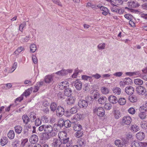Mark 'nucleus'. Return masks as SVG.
<instances>
[{"mask_svg":"<svg viewBox=\"0 0 147 147\" xmlns=\"http://www.w3.org/2000/svg\"><path fill=\"white\" fill-rule=\"evenodd\" d=\"M69 84L67 81H64L59 83L58 85L59 88L61 90H63L69 88Z\"/></svg>","mask_w":147,"mask_h":147,"instance_id":"obj_4","label":"nucleus"},{"mask_svg":"<svg viewBox=\"0 0 147 147\" xmlns=\"http://www.w3.org/2000/svg\"><path fill=\"white\" fill-rule=\"evenodd\" d=\"M63 120L62 119H60V120L59 121L58 123L57 124V125L60 127H62L64 126L63 125Z\"/></svg>","mask_w":147,"mask_h":147,"instance_id":"obj_58","label":"nucleus"},{"mask_svg":"<svg viewBox=\"0 0 147 147\" xmlns=\"http://www.w3.org/2000/svg\"><path fill=\"white\" fill-rule=\"evenodd\" d=\"M7 136L10 139H13L15 136V134L13 131L10 130L7 134Z\"/></svg>","mask_w":147,"mask_h":147,"instance_id":"obj_35","label":"nucleus"},{"mask_svg":"<svg viewBox=\"0 0 147 147\" xmlns=\"http://www.w3.org/2000/svg\"><path fill=\"white\" fill-rule=\"evenodd\" d=\"M78 143L80 146H84L86 144L85 140L83 139H79L78 141Z\"/></svg>","mask_w":147,"mask_h":147,"instance_id":"obj_49","label":"nucleus"},{"mask_svg":"<svg viewBox=\"0 0 147 147\" xmlns=\"http://www.w3.org/2000/svg\"><path fill=\"white\" fill-rule=\"evenodd\" d=\"M144 143L137 140H132L131 142V147H143Z\"/></svg>","mask_w":147,"mask_h":147,"instance_id":"obj_3","label":"nucleus"},{"mask_svg":"<svg viewBox=\"0 0 147 147\" xmlns=\"http://www.w3.org/2000/svg\"><path fill=\"white\" fill-rule=\"evenodd\" d=\"M22 119L24 123L26 124H27L30 121L29 117L27 115H23L22 116Z\"/></svg>","mask_w":147,"mask_h":147,"instance_id":"obj_34","label":"nucleus"},{"mask_svg":"<svg viewBox=\"0 0 147 147\" xmlns=\"http://www.w3.org/2000/svg\"><path fill=\"white\" fill-rule=\"evenodd\" d=\"M132 80L129 78H125L123 81L120 82V86L124 87L125 85H128L132 83Z\"/></svg>","mask_w":147,"mask_h":147,"instance_id":"obj_2","label":"nucleus"},{"mask_svg":"<svg viewBox=\"0 0 147 147\" xmlns=\"http://www.w3.org/2000/svg\"><path fill=\"white\" fill-rule=\"evenodd\" d=\"M14 129L15 132L16 133L19 134L22 131V128L21 126L18 125L15 126Z\"/></svg>","mask_w":147,"mask_h":147,"instance_id":"obj_29","label":"nucleus"},{"mask_svg":"<svg viewBox=\"0 0 147 147\" xmlns=\"http://www.w3.org/2000/svg\"><path fill=\"white\" fill-rule=\"evenodd\" d=\"M129 101L132 102H134L137 101V98L135 96H130L129 97Z\"/></svg>","mask_w":147,"mask_h":147,"instance_id":"obj_44","label":"nucleus"},{"mask_svg":"<svg viewBox=\"0 0 147 147\" xmlns=\"http://www.w3.org/2000/svg\"><path fill=\"white\" fill-rule=\"evenodd\" d=\"M62 144L60 140L55 138L53 140L52 145L54 147H60Z\"/></svg>","mask_w":147,"mask_h":147,"instance_id":"obj_7","label":"nucleus"},{"mask_svg":"<svg viewBox=\"0 0 147 147\" xmlns=\"http://www.w3.org/2000/svg\"><path fill=\"white\" fill-rule=\"evenodd\" d=\"M136 91L139 94L143 95L146 91L145 89L143 87L139 86L136 88Z\"/></svg>","mask_w":147,"mask_h":147,"instance_id":"obj_13","label":"nucleus"},{"mask_svg":"<svg viewBox=\"0 0 147 147\" xmlns=\"http://www.w3.org/2000/svg\"><path fill=\"white\" fill-rule=\"evenodd\" d=\"M73 128L74 129L77 131L81 130L82 129L81 125L78 124H75Z\"/></svg>","mask_w":147,"mask_h":147,"instance_id":"obj_39","label":"nucleus"},{"mask_svg":"<svg viewBox=\"0 0 147 147\" xmlns=\"http://www.w3.org/2000/svg\"><path fill=\"white\" fill-rule=\"evenodd\" d=\"M28 139L27 138L24 139L22 141V144L23 146H26V145L27 146L28 145Z\"/></svg>","mask_w":147,"mask_h":147,"instance_id":"obj_64","label":"nucleus"},{"mask_svg":"<svg viewBox=\"0 0 147 147\" xmlns=\"http://www.w3.org/2000/svg\"><path fill=\"white\" fill-rule=\"evenodd\" d=\"M130 130L132 131L137 132L139 130V126L136 125H132L130 127Z\"/></svg>","mask_w":147,"mask_h":147,"instance_id":"obj_36","label":"nucleus"},{"mask_svg":"<svg viewBox=\"0 0 147 147\" xmlns=\"http://www.w3.org/2000/svg\"><path fill=\"white\" fill-rule=\"evenodd\" d=\"M105 44L104 43H100L98 46V47L100 50H102L105 49Z\"/></svg>","mask_w":147,"mask_h":147,"instance_id":"obj_53","label":"nucleus"},{"mask_svg":"<svg viewBox=\"0 0 147 147\" xmlns=\"http://www.w3.org/2000/svg\"><path fill=\"white\" fill-rule=\"evenodd\" d=\"M113 92L115 94L119 95L121 92V89L118 87H115L112 89Z\"/></svg>","mask_w":147,"mask_h":147,"instance_id":"obj_22","label":"nucleus"},{"mask_svg":"<svg viewBox=\"0 0 147 147\" xmlns=\"http://www.w3.org/2000/svg\"><path fill=\"white\" fill-rule=\"evenodd\" d=\"M57 96L59 98L63 99L65 98V97L64 94L63 93L61 92H59L57 94Z\"/></svg>","mask_w":147,"mask_h":147,"instance_id":"obj_61","label":"nucleus"},{"mask_svg":"<svg viewBox=\"0 0 147 147\" xmlns=\"http://www.w3.org/2000/svg\"><path fill=\"white\" fill-rule=\"evenodd\" d=\"M139 116L140 119H144L146 118V114L145 113L141 112L139 113Z\"/></svg>","mask_w":147,"mask_h":147,"instance_id":"obj_55","label":"nucleus"},{"mask_svg":"<svg viewBox=\"0 0 147 147\" xmlns=\"http://www.w3.org/2000/svg\"><path fill=\"white\" fill-rule=\"evenodd\" d=\"M78 105L80 107L85 109L88 106V103L87 101L83 100H80L78 102Z\"/></svg>","mask_w":147,"mask_h":147,"instance_id":"obj_12","label":"nucleus"},{"mask_svg":"<svg viewBox=\"0 0 147 147\" xmlns=\"http://www.w3.org/2000/svg\"><path fill=\"white\" fill-rule=\"evenodd\" d=\"M118 102L119 105H124L126 103V100L124 98H120L119 99Z\"/></svg>","mask_w":147,"mask_h":147,"instance_id":"obj_41","label":"nucleus"},{"mask_svg":"<svg viewBox=\"0 0 147 147\" xmlns=\"http://www.w3.org/2000/svg\"><path fill=\"white\" fill-rule=\"evenodd\" d=\"M82 79L85 80H88L90 81L92 78L91 76H89L86 75H83L82 76Z\"/></svg>","mask_w":147,"mask_h":147,"instance_id":"obj_50","label":"nucleus"},{"mask_svg":"<svg viewBox=\"0 0 147 147\" xmlns=\"http://www.w3.org/2000/svg\"><path fill=\"white\" fill-rule=\"evenodd\" d=\"M17 67V63L14 62L12 67L11 70H12L11 71H10V73H12L16 69Z\"/></svg>","mask_w":147,"mask_h":147,"instance_id":"obj_63","label":"nucleus"},{"mask_svg":"<svg viewBox=\"0 0 147 147\" xmlns=\"http://www.w3.org/2000/svg\"><path fill=\"white\" fill-rule=\"evenodd\" d=\"M134 83L136 85H141L142 84L143 82V81L140 79H136L134 80Z\"/></svg>","mask_w":147,"mask_h":147,"instance_id":"obj_47","label":"nucleus"},{"mask_svg":"<svg viewBox=\"0 0 147 147\" xmlns=\"http://www.w3.org/2000/svg\"><path fill=\"white\" fill-rule=\"evenodd\" d=\"M38 140V137L36 135H33L30 138V141L32 144L36 143Z\"/></svg>","mask_w":147,"mask_h":147,"instance_id":"obj_16","label":"nucleus"},{"mask_svg":"<svg viewBox=\"0 0 147 147\" xmlns=\"http://www.w3.org/2000/svg\"><path fill=\"white\" fill-rule=\"evenodd\" d=\"M64 108L61 106L58 107L57 109L56 110L57 115L59 116H61L64 113Z\"/></svg>","mask_w":147,"mask_h":147,"instance_id":"obj_9","label":"nucleus"},{"mask_svg":"<svg viewBox=\"0 0 147 147\" xmlns=\"http://www.w3.org/2000/svg\"><path fill=\"white\" fill-rule=\"evenodd\" d=\"M42 136L43 139H44L45 140H48L52 137L51 136L48 134V133L46 132L43 133Z\"/></svg>","mask_w":147,"mask_h":147,"instance_id":"obj_43","label":"nucleus"},{"mask_svg":"<svg viewBox=\"0 0 147 147\" xmlns=\"http://www.w3.org/2000/svg\"><path fill=\"white\" fill-rule=\"evenodd\" d=\"M107 98L105 96H102L100 97L98 99L99 103L102 105L105 103L106 101Z\"/></svg>","mask_w":147,"mask_h":147,"instance_id":"obj_33","label":"nucleus"},{"mask_svg":"<svg viewBox=\"0 0 147 147\" xmlns=\"http://www.w3.org/2000/svg\"><path fill=\"white\" fill-rule=\"evenodd\" d=\"M108 100L110 102L113 104H115L118 101L117 98L114 95L109 96L108 98Z\"/></svg>","mask_w":147,"mask_h":147,"instance_id":"obj_15","label":"nucleus"},{"mask_svg":"<svg viewBox=\"0 0 147 147\" xmlns=\"http://www.w3.org/2000/svg\"><path fill=\"white\" fill-rule=\"evenodd\" d=\"M101 92L103 94H107L109 93V90L108 88L102 86L100 88Z\"/></svg>","mask_w":147,"mask_h":147,"instance_id":"obj_20","label":"nucleus"},{"mask_svg":"<svg viewBox=\"0 0 147 147\" xmlns=\"http://www.w3.org/2000/svg\"><path fill=\"white\" fill-rule=\"evenodd\" d=\"M114 112V115L115 118L118 119L121 117V115L120 113V112L119 111L117 110H115Z\"/></svg>","mask_w":147,"mask_h":147,"instance_id":"obj_45","label":"nucleus"},{"mask_svg":"<svg viewBox=\"0 0 147 147\" xmlns=\"http://www.w3.org/2000/svg\"><path fill=\"white\" fill-rule=\"evenodd\" d=\"M136 136L137 139L140 140H142L145 138V135L144 132H140L136 134Z\"/></svg>","mask_w":147,"mask_h":147,"instance_id":"obj_17","label":"nucleus"},{"mask_svg":"<svg viewBox=\"0 0 147 147\" xmlns=\"http://www.w3.org/2000/svg\"><path fill=\"white\" fill-rule=\"evenodd\" d=\"M57 104L55 102L52 103L50 106V109L51 111L53 112L55 111H56V108H57Z\"/></svg>","mask_w":147,"mask_h":147,"instance_id":"obj_31","label":"nucleus"},{"mask_svg":"<svg viewBox=\"0 0 147 147\" xmlns=\"http://www.w3.org/2000/svg\"><path fill=\"white\" fill-rule=\"evenodd\" d=\"M112 2L115 4V6L120 5L123 4V1L121 0H113Z\"/></svg>","mask_w":147,"mask_h":147,"instance_id":"obj_46","label":"nucleus"},{"mask_svg":"<svg viewBox=\"0 0 147 147\" xmlns=\"http://www.w3.org/2000/svg\"><path fill=\"white\" fill-rule=\"evenodd\" d=\"M100 9L102 11V14L105 16L107 15L109 12L108 9L107 8L103 6L100 7Z\"/></svg>","mask_w":147,"mask_h":147,"instance_id":"obj_28","label":"nucleus"},{"mask_svg":"<svg viewBox=\"0 0 147 147\" xmlns=\"http://www.w3.org/2000/svg\"><path fill=\"white\" fill-rule=\"evenodd\" d=\"M8 142L7 138L5 137H3L1 138L0 141L1 145L3 146L6 144Z\"/></svg>","mask_w":147,"mask_h":147,"instance_id":"obj_19","label":"nucleus"},{"mask_svg":"<svg viewBox=\"0 0 147 147\" xmlns=\"http://www.w3.org/2000/svg\"><path fill=\"white\" fill-rule=\"evenodd\" d=\"M72 91L70 88L65 89L64 91V94L65 96H70L71 95Z\"/></svg>","mask_w":147,"mask_h":147,"instance_id":"obj_27","label":"nucleus"},{"mask_svg":"<svg viewBox=\"0 0 147 147\" xmlns=\"http://www.w3.org/2000/svg\"><path fill=\"white\" fill-rule=\"evenodd\" d=\"M125 90L127 94L131 95L134 93V88L131 86L127 87L125 88Z\"/></svg>","mask_w":147,"mask_h":147,"instance_id":"obj_18","label":"nucleus"},{"mask_svg":"<svg viewBox=\"0 0 147 147\" xmlns=\"http://www.w3.org/2000/svg\"><path fill=\"white\" fill-rule=\"evenodd\" d=\"M82 115L81 114L77 113L74 115L71 118V119L73 120L77 121L80 120L82 118Z\"/></svg>","mask_w":147,"mask_h":147,"instance_id":"obj_30","label":"nucleus"},{"mask_svg":"<svg viewBox=\"0 0 147 147\" xmlns=\"http://www.w3.org/2000/svg\"><path fill=\"white\" fill-rule=\"evenodd\" d=\"M132 120L131 117L129 116H124L122 119V122L127 125H129L131 123Z\"/></svg>","mask_w":147,"mask_h":147,"instance_id":"obj_6","label":"nucleus"},{"mask_svg":"<svg viewBox=\"0 0 147 147\" xmlns=\"http://www.w3.org/2000/svg\"><path fill=\"white\" fill-rule=\"evenodd\" d=\"M127 5L129 8H135L139 7L140 5L137 2L133 1H128Z\"/></svg>","mask_w":147,"mask_h":147,"instance_id":"obj_8","label":"nucleus"},{"mask_svg":"<svg viewBox=\"0 0 147 147\" xmlns=\"http://www.w3.org/2000/svg\"><path fill=\"white\" fill-rule=\"evenodd\" d=\"M32 87H31L25 91L24 92L23 94L26 97L29 96L30 94L32 92Z\"/></svg>","mask_w":147,"mask_h":147,"instance_id":"obj_37","label":"nucleus"},{"mask_svg":"<svg viewBox=\"0 0 147 147\" xmlns=\"http://www.w3.org/2000/svg\"><path fill=\"white\" fill-rule=\"evenodd\" d=\"M57 132L58 131L57 129H55V128L53 127L52 129H51V130L48 133V134H49L51 137H54L57 135Z\"/></svg>","mask_w":147,"mask_h":147,"instance_id":"obj_23","label":"nucleus"},{"mask_svg":"<svg viewBox=\"0 0 147 147\" xmlns=\"http://www.w3.org/2000/svg\"><path fill=\"white\" fill-rule=\"evenodd\" d=\"M104 107L105 109L109 110L111 109L112 106L109 103H106Z\"/></svg>","mask_w":147,"mask_h":147,"instance_id":"obj_57","label":"nucleus"},{"mask_svg":"<svg viewBox=\"0 0 147 147\" xmlns=\"http://www.w3.org/2000/svg\"><path fill=\"white\" fill-rule=\"evenodd\" d=\"M76 100V98L73 96H71L68 98L66 100L67 104L70 105L74 103Z\"/></svg>","mask_w":147,"mask_h":147,"instance_id":"obj_21","label":"nucleus"},{"mask_svg":"<svg viewBox=\"0 0 147 147\" xmlns=\"http://www.w3.org/2000/svg\"><path fill=\"white\" fill-rule=\"evenodd\" d=\"M93 112L100 117H102L105 115V111L102 107H96L94 109Z\"/></svg>","mask_w":147,"mask_h":147,"instance_id":"obj_1","label":"nucleus"},{"mask_svg":"<svg viewBox=\"0 0 147 147\" xmlns=\"http://www.w3.org/2000/svg\"><path fill=\"white\" fill-rule=\"evenodd\" d=\"M123 74L122 72H118L114 73L113 75L116 77H120Z\"/></svg>","mask_w":147,"mask_h":147,"instance_id":"obj_60","label":"nucleus"},{"mask_svg":"<svg viewBox=\"0 0 147 147\" xmlns=\"http://www.w3.org/2000/svg\"><path fill=\"white\" fill-rule=\"evenodd\" d=\"M93 94L92 98H94V99H96L99 97L100 94L98 92L96 91L93 92Z\"/></svg>","mask_w":147,"mask_h":147,"instance_id":"obj_56","label":"nucleus"},{"mask_svg":"<svg viewBox=\"0 0 147 147\" xmlns=\"http://www.w3.org/2000/svg\"><path fill=\"white\" fill-rule=\"evenodd\" d=\"M30 51L32 53L34 52L36 50V45L34 44H32L30 45Z\"/></svg>","mask_w":147,"mask_h":147,"instance_id":"obj_48","label":"nucleus"},{"mask_svg":"<svg viewBox=\"0 0 147 147\" xmlns=\"http://www.w3.org/2000/svg\"><path fill=\"white\" fill-rule=\"evenodd\" d=\"M63 125L66 128L70 127L71 126V123L70 121L67 120L65 121H63Z\"/></svg>","mask_w":147,"mask_h":147,"instance_id":"obj_38","label":"nucleus"},{"mask_svg":"<svg viewBox=\"0 0 147 147\" xmlns=\"http://www.w3.org/2000/svg\"><path fill=\"white\" fill-rule=\"evenodd\" d=\"M26 25V23L25 22H24L21 24L19 27V30L20 31L22 32H23V29L25 27Z\"/></svg>","mask_w":147,"mask_h":147,"instance_id":"obj_54","label":"nucleus"},{"mask_svg":"<svg viewBox=\"0 0 147 147\" xmlns=\"http://www.w3.org/2000/svg\"><path fill=\"white\" fill-rule=\"evenodd\" d=\"M34 122L36 126L40 125L41 123V121L38 118L35 119Z\"/></svg>","mask_w":147,"mask_h":147,"instance_id":"obj_52","label":"nucleus"},{"mask_svg":"<svg viewBox=\"0 0 147 147\" xmlns=\"http://www.w3.org/2000/svg\"><path fill=\"white\" fill-rule=\"evenodd\" d=\"M29 118L30 120L32 122L34 121L35 119H36V114L34 112H31L29 115Z\"/></svg>","mask_w":147,"mask_h":147,"instance_id":"obj_26","label":"nucleus"},{"mask_svg":"<svg viewBox=\"0 0 147 147\" xmlns=\"http://www.w3.org/2000/svg\"><path fill=\"white\" fill-rule=\"evenodd\" d=\"M53 80V76L52 75H47L44 78V81L47 84H49L52 82Z\"/></svg>","mask_w":147,"mask_h":147,"instance_id":"obj_11","label":"nucleus"},{"mask_svg":"<svg viewBox=\"0 0 147 147\" xmlns=\"http://www.w3.org/2000/svg\"><path fill=\"white\" fill-rule=\"evenodd\" d=\"M44 131L46 133H48L51 129H52V127L50 125H45Z\"/></svg>","mask_w":147,"mask_h":147,"instance_id":"obj_42","label":"nucleus"},{"mask_svg":"<svg viewBox=\"0 0 147 147\" xmlns=\"http://www.w3.org/2000/svg\"><path fill=\"white\" fill-rule=\"evenodd\" d=\"M115 145L119 147H123V142L120 140H117L115 141Z\"/></svg>","mask_w":147,"mask_h":147,"instance_id":"obj_32","label":"nucleus"},{"mask_svg":"<svg viewBox=\"0 0 147 147\" xmlns=\"http://www.w3.org/2000/svg\"><path fill=\"white\" fill-rule=\"evenodd\" d=\"M61 140H63L62 143L65 144H66V146L67 147H70L72 145V142L71 140H69V138H65Z\"/></svg>","mask_w":147,"mask_h":147,"instance_id":"obj_10","label":"nucleus"},{"mask_svg":"<svg viewBox=\"0 0 147 147\" xmlns=\"http://www.w3.org/2000/svg\"><path fill=\"white\" fill-rule=\"evenodd\" d=\"M77 111V108L76 107H74L71 108L70 110V112L69 113V115H67L69 116H70L71 114H74L76 113Z\"/></svg>","mask_w":147,"mask_h":147,"instance_id":"obj_40","label":"nucleus"},{"mask_svg":"<svg viewBox=\"0 0 147 147\" xmlns=\"http://www.w3.org/2000/svg\"><path fill=\"white\" fill-rule=\"evenodd\" d=\"M128 111L129 113L132 115L135 114L136 112V111L132 107L128 109Z\"/></svg>","mask_w":147,"mask_h":147,"instance_id":"obj_59","label":"nucleus"},{"mask_svg":"<svg viewBox=\"0 0 147 147\" xmlns=\"http://www.w3.org/2000/svg\"><path fill=\"white\" fill-rule=\"evenodd\" d=\"M141 126L143 129H147V123L142 122L141 123Z\"/></svg>","mask_w":147,"mask_h":147,"instance_id":"obj_62","label":"nucleus"},{"mask_svg":"<svg viewBox=\"0 0 147 147\" xmlns=\"http://www.w3.org/2000/svg\"><path fill=\"white\" fill-rule=\"evenodd\" d=\"M126 74L130 76H136L137 77H141L142 76L141 74L139 71H137L133 72H127L126 73Z\"/></svg>","mask_w":147,"mask_h":147,"instance_id":"obj_14","label":"nucleus"},{"mask_svg":"<svg viewBox=\"0 0 147 147\" xmlns=\"http://www.w3.org/2000/svg\"><path fill=\"white\" fill-rule=\"evenodd\" d=\"M83 131L80 130L77 131V132L76 133L75 136L77 138H79L82 137L83 136Z\"/></svg>","mask_w":147,"mask_h":147,"instance_id":"obj_51","label":"nucleus"},{"mask_svg":"<svg viewBox=\"0 0 147 147\" xmlns=\"http://www.w3.org/2000/svg\"><path fill=\"white\" fill-rule=\"evenodd\" d=\"M72 70L71 69H62L60 71L56 73V74L62 76H65L68 74V73H71Z\"/></svg>","mask_w":147,"mask_h":147,"instance_id":"obj_5","label":"nucleus"},{"mask_svg":"<svg viewBox=\"0 0 147 147\" xmlns=\"http://www.w3.org/2000/svg\"><path fill=\"white\" fill-rule=\"evenodd\" d=\"M82 85V82L79 81L76 82L74 84V86L76 89L78 90H80L81 89Z\"/></svg>","mask_w":147,"mask_h":147,"instance_id":"obj_24","label":"nucleus"},{"mask_svg":"<svg viewBox=\"0 0 147 147\" xmlns=\"http://www.w3.org/2000/svg\"><path fill=\"white\" fill-rule=\"evenodd\" d=\"M67 134L66 132L64 131L60 132L58 134V137L60 140H62L66 138Z\"/></svg>","mask_w":147,"mask_h":147,"instance_id":"obj_25","label":"nucleus"}]
</instances>
